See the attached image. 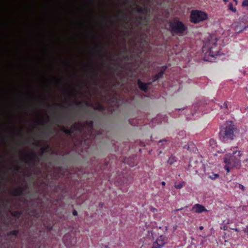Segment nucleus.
<instances>
[{"label": "nucleus", "mask_w": 248, "mask_h": 248, "mask_svg": "<svg viewBox=\"0 0 248 248\" xmlns=\"http://www.w3.org/2000/svg\"><path fill=\"white\" fill-rule=\"evenodd\" d=\"M151 210L153 212H155L156 211H157V209L154 207H151Z\"/></svg>", "instance_id": "obj_16"}, {"label": "nucleus", "mask_w": 248, "mask_h": 248, "mask_svg": "<svg viewBox=\"0 0 248 248\" xmlns=\"http://www.w3.org/2000/svg\"><path fill=\"white\" fill-rule=\"evenodd\" d=\"M223 1H224L225 3H226V2L228 1V0H223Z\"/></svg>", "instance_id": "obj_23"}, {"label": "nucleus", "mask_w": 248, "mask_h": 248, "mask_svg": "<svg viewBox=\"0 0 248 248\" xmlns=\"http://www.w3.org/2000/svg\"><path fill=\"white\" fill-rule=\"evenodd\" d=\"M205 52L204 60L212 62L214 58L218 56L219 47L217 46V38L215 35H210L203 47Z\"/></svg>", "instance_id": "obj_1"}, {"label": "nucleus", "mask_w": 248, "mask_h": 248, "mask_svg": "<svg viewBox=\"0 0 248 248\" xmlns=\"http://www.w3.org/2000/svg\"><path fill=\"white\" fill-rule=\"evenodd\" d=\"M138 85H139V88L141 90H143V91L146 90L147 87H148V84H147L146 83H142L141 81H140V80L138 81Z\"/></svg>", "instance_id": "obj_8"}, {"label": "nucleus", "mask_w": 248, "mask_h": 248, "mask_svg": "<svg viewBox=\"0 0 248 248\" xmlns=\"http://www.w3.org/2000/svg\"><path fill=\"white\" fill-rule=\"evenodd\" d=\"M207 13L200 10H192L190 13V21L193 23H198L207 20Z\"/></svg>", "instance_id": "obj_4"}, {"label": "nucleus", "mask_w": 248, "mask_h": 248, "mask_svg": "<svg viewBox=\"0 0 248 248\" xmlns=\"http://www.w3.org/2000/svg\"><path fill=\"white\" fill-rule=\"evenodd\" d=\"M183 186V182H181L178 185H175L174 186L176 189H180Z\"/></svg>", "instance_id": "obj_13"}, {"label": "nucleus", "mask_w": 248, "mask_h": 248, "mask_svg": "<svg viewBox=\"0 0 248 248\" xmlns=\"http://www.w3.org/2000/svg\"><path fill=\"white\" fill-rule=\"evenodd\" d=\"M175 161V157L172 156L169 158L168 162L170 164H172Z\"/></svg>", "instance_id": "obj_11"}, {"label": "nucleus", "mask_w": 248, "mask_h": 248, "mask_svg": "<svg viewBox=\"0 0 248 248\" xmlns=\"http://www.w3.org/2000/svg\"><path fill=\"white\" fill-rule=\"evenodd\" d=\"M191 211L196 213H200L206 211V210L203 206L197 203L193 206L191 209Z\"/></svg>", "instance_id": "obj_6"}, {"label": "nucleus", "mask_w": 248, "mask_h": 248, "mask_svg": "<svg viewBox=\"0 0 248 248\" xmlns=\"http://www.w3.org/2000/svg\"><path fill=\"white\" fill-rule=\"evenodd\" d=\"M171 31L176 33L182 34L186 30V27L183 23L179 21H175L170 23Z\"/></svg>", "instance_id": "obj_5"}, {"label": "nucleus", "mask_w": 248, "mask_h": 248, "mask_svg": "<svg viewBox=\"0 0 248 248\" xmlns=\"http://www.w3.org/2000/svg\"><path fill=\"white\" fill-rule=\"evenodd\" d=\"M241 154L240 151H233L232 155H227L224 158V162L226 164L224 168L227 172H229L230 169L234 168L238 164L240 163V157Z\"/></svg>", "instance_id": "obj_2"}, {"label": "nucleus", "mask_w": 248, "mask_h": 248, "mask_svg": "<svg viewBox=\"0 0 248 248\" xmlns=\"http://www.w3.org/2000/svg\"><path fill=\"white\" fill-rule=\"evenodd\" d=\"M200 229L201 230L203 229V227H202V226H201V227H200Z\"/></svg>", "instance_id": "obj_22"}, {"label": "nucleus", "mask_w": 248, "mask_h": 248, "mask_svg": "<svg viewBox=\"0 0 248 248\" xmlns=\"http://www.w3.org/2000/svg\"><path fill=\"white\" fill-rule=\"evenodd\" d=\"M162 185L164 186L165 185V182H162Z\"/></svg>", "instance_id": "obj_20"}, {"label": "nucleus", "mask_w": 248, "mask_h": 248, "mask_svg": "<svg viewBox=\"0 0 248 248\" xmlns=\"http://www.w3.org/2000/svg\"><path fill=\"white\" fill-rule=\"evenodd\" d=\"M218 177H219V175L218 174H214L212 175H211L209 176V178L212 180L217 179Z\"/></svg>", "instance_id": "obj_12"}, {"label": "nucleus", "mask_w": 248, "mask_h": 248, "mask_svg": "<svg viewBox=\"0 0 248 248\" xmlns=\"http://www.w3.org/2000/svg\"><path fill=\"white\" fill-rule=\"evenodd\" d=\"M163 74V72H161L159 73L156 76V79H158V78L161 77Z\"/></svg>", "instance_id": "obj_14"}, {"label": "nucleus", "mask_w": 248, "mask_h": 248, "mask_svg": "<svg viewBox=\"0 0 248 248\" xmlns=\"http://www.w3.org/2000/svg\"><path fill=\"white\" fill-rule=\"evenodd\" d=\"M73 215H74V216H77V212L76 211H74V212H73Z\"/></svg>", "instance_id": "obj_17"}, {"label": "nucleus", "mask_w": 248, "mask_h": 248, "mask_svg": "<svg viewBox=\"0 0 248 248\" xmlns=\"http://www.w3.org/2000/svg\"><path fill=\"white\" fill-rule=\"evenodd\" d=\"M239 188H240V189H241L243 191H244V190H245V189L244 186L242 185H241V184H239Z\"/></svg>", "instance_id": "obj_15"}, {"label": "nucleus", "mask_w": 248, "mask_h": 248, "mask_svg": "<svg viewBox=\"0 0 248 248\" xmlns=\"http://www.w3.org/2000/svg\"><path fill=\"white\" fill-rule=\"evenodd\" d=\"M228 9L229 10L232 11L233 13H236V8L233 7V4L232 2H230L229 4Z\"/></svg>", "instance_id": "obj_9"}, {"label": "nucleus", "mask_w": 248, "mask_h": 248, "mask_svg": "<svg viewBox=\"0 0 248 248\" xmlns=\"http://www.w3.org/2000/svg\"><path fill=\"white\" fill-rule=\"evenodd\" d=\"M242 6L248 9V0H243L242 2Z\"/></svg>", "instance_id": "obj_10"}, {"label": "nucleus", "mask_w": 248, "mask_h": 248, "mask_svg": "<svg viewBox=\"0 0 248 248\" xmlns=\"http://www.w3.org/2000/svg\"><path fill=\"white\" fill-rule=\"evenodd\" d=\"M235 129L232 122L228 121L226 122L225 127L223 128L220 133V139L223 142L228 140H232L234 137V130Z\"/></svg>", "instance_id": "obj_3"}, {"label": "nucleus", "mask_w": 248, "mask_h": 248, "mask_svg": "<svg viewBox=\"0 0 248 248\" xmlns=\"http://www.w3.org/2000/svg\"><path fill=\"white\" fill-rule=\"evenodd\" d=\"M166 242L163 240L162 236H160L156 240L155 243L154 244L155 248H159L162 247Z\"/></svg>", "instance_id": "obj_7"}, {"label": "nucleus", "mask_w": 248, "mask_h": 248, "mask_svg": "<svg viewBox=\"0 0 248 248\" xmlns=\"http://www.w3.org/2000/svg\"><path fill=\"white\" fill-rule=\"evenodd\" d=\"M224 107L227 108V104H225V103H224Z\"/></svg>", "instance_id": "obj_18"}, {"label": "nucleus", "mask_w": 248, "mask_h": 248, "mask_svg": "<svg viewBox=\"0 0 248 248\" xmlns=\"http://www.w3.org/2000/svg\"><path fill=\"white\" fill-rule=\"evenodd\" d=\"M233 0L236 2V4L237 3V2H238L237 0Z\"/></svg>", "instance_id": "obj_21"}, {"label": "nucleus", "mask_w": 248, "mask_h": 248, "mask_svg": "<svg viewBox=\"0 0 248 248\" xmlns=\"http://www.w3.org/2000/svg\"><path fill=\"white\" fill-rule=\"evenodd\" d=\"M233 230H235L236 232H238L239 231V230L238 229H237V228L234 229Z\"/></svg>", "instance_id": "obj_19"}]
</instances>
